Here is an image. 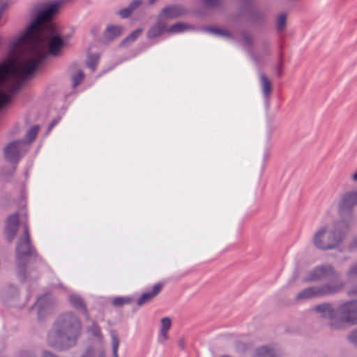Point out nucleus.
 Listing matches in <instances>:
<instances>
[{
	"label": "nucleus",
	"instance_id": "79ce46f5",
	"mask_svg": "<svg viewBox=\"0 0 357 357\" xmlns=\"http://www.w3.org/2000/svg\"><path fill=\"white\" fill-rule=\"evenodd\" d=\"M57 121L56 120L53 121L50 124V129L52 128L56 124Z\"/></svg>",
	"mask_w": 357,
	"mask_h": 357
},
{
	"label": "nucleus",
	"instance_id": "4468645a",
	"mask_svg": "<svg viewBox=\"0 0 357 357\" xmlns=\"http://www.w3.org/2000/svg\"><path fill=\"white\" fill-rule=\"evenodd\" d=\"M162 285L161 284H156L153 287L150 291L144 293L138 299L137 303L139 305H142L155 297L162 290Z\"/></svg>",
	"mask_w": 357,
	"mask_h": 357
},
{
	"label": "nucleus",
	"instance_id": "39448f33",
	"mask_svg": "<svg viewBox=\"0 0 357 357\" xmlns=\"http://www.w3.org/2000/svg\"><path fill=\"white\" fill-rule=\"evenodd\" d=\"M17 260L23 267L28 263L35 260L37 253L35 248L31 244V238L27 225L24 226V235L20 238L16 248Z\"/></svg>",
	"mask_w": 357,
	"mask_h": 357
},
{
	"label": "nucleus",
	"instance_id": "9b49d317",
	"mask_svg": "<svg viewBox=\"0 0 357 357\" xmlns=\"http://www.w3.org/2000/svg\"><path fill=\"white\" fill-rule=\"evenodd\" d=\"M19 219L17 213L9 216L7 220L5 234L8 241L11 242L16 236L18 230Z\"/></svg>",
	"mask_w": 357,
	"mask_h": 357
},
{
	"label": "nucleus",
	"instance_id": "4be33fe9",
	"mask_svg": "<svg viewBox=\"0 0 357 357\" xmlns=\"http://www.w3.org/2000/svg\"><path fill=\"white\" fill-rule=\"evenodd\" d=\"M319 294V291L316 289L315 288H309L307 289H305L302 292H301L297 298L298 299L301 298H309L313 296H317Z\"/></svg>",
	"mask_w": 357,
	"mask_h": 357
},
{
	"label": "nucleus",
	"instance_id": "f3484780",
	"mask_svg": "<svg viewBox=\"0 0 357 357\" xmlns=\"http://www.w3.org/2000/svg\"><path fill=\"white\" fill-rule=\"evenodd\" d=\"M194 28L192 25L188 24L184 22H178L173 24L167 28L169 33H181L188 30H192Z\"/></svg>",
	"mask_w": 357,
	"mask_h": 357
},
{
	"label": "nucleus",
	"instance_id": "f257e3e1",
	"mask_svg": "<svg viewBox=\"0 0 357 357\" xmlns=\"http://www.w3.org/2000/svg\"><path fill=\"white\" fill-rule=\"evenodd\" d=\"M62 1L47 5L38 4L36 15L15 46L24 45L22 53L15 61L0 63V110L10 103L20 89L22 82L33 75L48 54H59L66 42L50 18L54 16Z\"/></svg>",
	"mask_w": 357,
	"mask_h": 357
},
{
	"label": "nucleus",
	"instance_id": "4c0bfd02",
	"mask_svg": "<svg viewBox=\"0 0 357 357\" xmlns=\"http://www.w3.org/2000/svg\"><path fill=\"white\" fill-rule=\"evenodd\" d=\"M99 30H100V28L98 26H93L91 30V33L93 35V36H96L98 33L99 32Z\"/></svg>",
	"mask_w": 357,
	"mask_h": 357
},
{
	"label": "nucleus",
	"instance_id": "6ab92c4d",
	"mask_svg": "<svg viewBox=\"0 0 357 357\" xmlns=\"http://www.w3.org/2000/svg\"><path fill=\"white\" fill-rule=\"evenodd\" d=\"M142 29H137L135 30L127 38L121 41L120 45L126 46L128 44L133 43L142 34Z\"/></svg>",
	"mask_w": 357,
	"mask_h": 357
},
{
	"label": "nucleus",
	"instance_id": "ddd939ff",
	"mask_svg": "<svg viewBox=\"0 0 357 357\" xmlns=\"http://www.w3.org/2000/svg\"><path fill=\"white\" fill-rule=\"evenodd\" d=\"M123 31V27L118 25L108 26L104 31V40L109 43L119 38Z\"/></svg>",
	"mask_w": 357,
	"mask_h": 357
},
{
	"label": "nucleus",
	"instance_id": "37998d69",
	"mask_svg": "<svg viewBox=\"0 0 357 357\" xmlns=\"http://www.w3.org/2000/svg\"><path fill=\"white\" fill-rule=\"evenodd\" d=\"M43 298H39V300L38 301V304L40 305V303L43 302Z\"/></svg>",
	"mask_w": 357,
	"mask_h": 357
},
{
	"label": "nucleus",
	"instance_id": "f8f14e48",
	"mask_svg": "<svg viewBox=\"0 0 357 357\" xmlns=\"http://www.w3.org/2000/svg\"><path fill=\"white\" fill-rule=\"evenodd\" d=\"M165 31H167V22L159 16L155 23L148 30L146 36L151 40L161 36Z\"/></svg>",
	"mask_w": 357,
	"mask_h": 357
},
{
	"label": "nucleus",
	"instance_id": "2f4dec72",
	"mask_svg": "<svg viewBox=\"0 0 357 357\" xmlns=\"http://www.w3.org/2000/svg\"><path fill=\"white\" fill-rule=\"evenodd\" d=\"M219 36L221 37L225 38L229 40H234L235 38L234 35L233 33H231V32H229L227 30H224L222 29H220Z\"/></svg>",
	"mask_w": 357,
	"mask_h": 357
},
{
	"label": "nucleus",
	"instance_id": "423d86ee",
	"mask_svg": "<svg viewBox=\"0 0 357 357\" xmlns=\"http://www.w3.org/2000/svg\"><path fill=\"white\" fill-rule=\"evenodd\" d=\"M357 205V190H351L342 195L338 203L339 220H350L351 227L355 225L353 208Z\"/></svg>",
	"mask_w": 357,
	"mask_h": 357
},
{
	"label": "nucleus",
	"instance_id": "a19ab883",
	"mask_svg": "<svg viewBox=\"0 0 357 357\" xmlns=\"http://www.w3.org/2000/svg\"><path fill=\"white\" fill-rule=\"evenodd\" d=\"M43 357H55L50 353L45 352L43 354Z\"/></svg>",
	"mask_w": 357,
	"mask_h": 357
},
{
	"label": "nucleus",
	"instance_id": "1a4fd4ad",
	"mask_svg": "<svg viewBox=\"0 0 357 357\" xmlns=\"http://www.w3.org/2000/svg\"><path fill=\"white\" fill-rule=\"evenodd\" d=\"M186 9L180 5H173L165 7L160 12L159 16L167 22L168 19L178 18L186 14Z\"/></svg>",
	"mask_w": 357,
	"mask_h": 357
},
{
	"label": "nucleus",
	"instance_id": "cd10ccee",
	"mask_svg": "<svg viewBox=\"0 0 357 357\" xmlns=\"http://www.w3.org/2000/svg\"><path fill=\"white\" fill-rule=\"evenodd\" d=\"M111 336L112 339V347H113V352L115 357H117V350L119 347V338L116 333L115 331L111 332Z\"/></svg>",
	"mask_w": 357,
	"mask_h": 357
},
{
	"label": "nucleus",
	"instance_id": "bb28decb",
	"mask_svg": "<svg viewBox=\"0 0 357 357\" xmlns=\"http://www.w3.org/2000/svg\"><path fill=\"white\" fill-rule=\"evenodd\" d=\"M84 77V74L82 70H79L76 75L72 77L73 86L76 87L79 85Z\"/></svg>",
	"mask_w": 357,
	"mask_h": 357
},
{
	"label": "nucleus",
	"instance_id": "b1692460",
	"mask_svg": "<svg viewBox=\"0 0 357 357\" xmlns=\"http://www.w3.org/2000/svg\"><path fill=\"white\" fill-rule=\"evenodd\" d=\"M69 299L70 303L75 307L80 308L84 310H85L84 302L79 296L76 295H71Z\"/></svg>",
	"mask_w": 357,
	"mask_h": 357
},
{
	"label": "nucleus",
	"instance_id": "dca6fc26",
	"mask_svg": "<svg viewBox=\"0 0 357 357\" xmlns=\"http://www.w3.org/2000/svg\"><path fill=\"white\" fill-rule=\"evenodd\" d=\"M172 326L171 319L168 317H165L161 319V326L160 330V335L158 337L160 342H164L168 340V331Z\"/></svg>",
	"mask_w": 357,
	"mask_h": 357
},
{
	"label": "nucleus",
	"instance_id": "412c9836",
	"mask_svg": "<svg viewBox=\"0 0 357 357\" xmlns=\"http://www.w3.org/2000/svg\"><path fill=\"white\" fill-rule=\"evenodd\" d=\"M287 24V15L285 13H282L278 15L276 20V29L277 31L281 32L284 31L286 28Z\"/></svg>",
	"mask_w": 357,
	"mask_h": 357
},
{
	"label": "nucleus",
	"instance_id": "7ed1b4c3",
	"mask_svg": "<svg viewBox=\"0 0 357 357\" xmlns=\"http://www.w3.org/2000/svg\"><path fill=\"white\" fill-rule=\"evenodd\" d=\"M55 328L50 335L49 342L52 347L62 349L75 344L80 333L81 324L72 314H66Z\"/></svg>",
	"mask_w": 357,
	"mask_h": 357
},
{
	"label": "nucleus",
	"instance_id": "c85d7f7f",
	"mask_svg": "<svg viewBox=\"0 0 357 357\" xmlns=\"http://www.w3.org/2000/svg\"><path fill=\"white\" fill-rule=\"evenodd\" d=\"M202 2L206 7L209 8H216L222 3L220 0H202Z\"/></svg>",
	"mask_w": 357,
	"mask_h": 357
},
{
	"label": "nucleus",
	"instance_id": "a18cd8bd",
	"mask_svg": "<svg viewBox=\"0 0 357 357\" xmlns=\"http://www.w3.org/2000/svg\"><path fill=\"white\" fill-rule=\"evenodd\" d=\"M155 0H151L150 2L153 3Z\"/></svg>",
	"mask_w": 357,
	"mask_h": 357
},
{
	"label": "nucleus",
	"instance_id": "aec40b11",
	"mask_svg": "<svg viewBox=\"0 0 357 357\" xmlns=\"http://www.w3.org/2000/svg\"><path fill=\"white\" fill-rule=\"evenodd\" d=\"M39 130V126L36 125L31 127L26 132L25 136V143L27 142V144L31 143L35 138L37 136V134Z\"/></svg>",
	"mask_w": 357,
	"mask_h": 357
},
{
	"label": "nucleus",
	"instance_id": "0eeeda50",
	"mask_svg": "<svg viewBox=\"0 0 357 357\" xmlns=\"http://www.w3.org/2000/svg\"><path fill=\"white\" fill-rule=\"evenodd\" d=\"M25 141L15 140L9 142L3 149V157L6 161L12 164H17L24 155L23 146Z\"/></svg>",
	"mask_w": 357,
	"mask_h": 357
},
{
	"label": "nucleus",
	"instance_id": "393cba45",
	"mask_svg": "<svg viewBox=\"0 0 357 357\" xmlns=\"http://www.w3.org/2000/svg\"><path fill=\"white\" fill-rule=\"evenodd\" d=\"M256 357H274L273 351L267 347H263L257 351Z\"/></svg>",
	"mask_w": 357,
	"mask_h": 357
},
{
	"label": "nucleus",
	"instance_id": "7c9ffc66",
	"mask_svg": "<svg viewBox=\"0 0 357 357\" xmlns=\"http://www.w3.org/2000/svg\"><path fill=\"white\" fill-rule=\"evenodd\" d=\"M132 13L133 12L131 10V9L128 6L127 8H125L119 10V15L121 16V18L126 19L130 17Z\"/></svg>",
	"mask_w": 357,
	"mask_h": 357
},
{
	"label": "nucleus",
	"instance_id": "2eb2a0df",
	"mask_svg": "<svg viewBox=\"0 0 357 357\" xmlns=\"http://www.w3.org/2000/svg\"><path fill=\"white\" fill-rule=\"evenodd\" d=\"M259 77L263 96L268 101L272 91L271 83L265 74L260 73Z\"/></svg>",
	"mask_w": 357,
	"mask_h": 357
},
{
	"label": "nucleus",
	"instance_id": "6e6552de",
	"mask_svg": "<svg viewBox=\"0 0 357 357\" xmlns=\"http://www.w3.org/2000/svg\"><path fill=\"white\" fill-rule=\"evenodd\" d=\"M338 313L346 324H354L357 321V301L344 303L338 309Z\"/></svg>",
	"mask_w": 357,
	"mask_h": 357
},
{
	"label": "nucleus",
	"instance_id": "58836bf2",
	"mask_svg": "<svg viewBox=\"0 0 357 357\" xmlns=\"http://www.w3.org/2000/svg\"><path fill=\"white\" fill-rule=\"evenodd\" d=\"M349 338L351 341L353 342H357V332L356 333H352L350 336H349Z\"/></svg>",
	"mask_w": 357,
	"mask_h": 357
},
{
	"label": "nucleus",
	"instance_id": "e433bc0d",
	"mask_svg": "<svg viewBox=\"0 0 357 357\" xmlns=\"http://www.w3.org/2000/svg\"><path fill=\"white\" fill-rule=\"evenodd\" d=\"M349 247L352 249L357 248V235L354 237Z\"/></svg>",
	"mask_w": 357,
	"mask_h": 357
},
{
	"label": "nucleus",
	"instance_id": "a878e982",
	"mask_svg": "<svg viewBox=\"0 0 357 357\" xmlns=\"http://www.w3.org/2000/svg\"><path fill=\"white\" fill-rule=\"evenodd\" d=\"M131 299L128 297H116L112 300L113 305L116 307L122 306L125 304L130 303Z\"/></svg>",
	"mask_w": 357,
	"mask_h": 357
},
{
	"label": "nucleus",
	"instance_id": "c9c22d12",
	"mask_svg": "<svg viewBox=\"0 0 357 357\" xmlns=\"http://www.w3.org/2000/svg\"><path fill=\"white\" fill-rule=\"evenodd\" d=\"M261 49H262V51L265 54H268V53L271 52V47H270V45H268V43H263L262 46H261Z\"/></svg>",
	"mask_w": 357,
	"mask_h": 357
},
{
	"label": "nucleus",
	"instance_id": "5701e85b",
	"mask_svg": "<svg viewBox=\"0 0 357 357\" xmlns=\"http://www.w3.org/2000/svg\"><path fill=\"white\" fill-rule=\"evenodd\" d=\"M99 56L98 54H90L87 58L86 65L92 71H94L96 68Z\"/></svg>",
	"mask_w": 357,
	"mask_h": 357
},
{
	"label": "nucleus",
	"instance_id": "f704fd0d",
	"mask_svg": "<svg viewBox=\"0 0 357 357\" xmlns=\"http://www.w3.org/2000/svg\"><path fill=\"white\" fill-rule=\"evenodd\" d=\"M91 333L94 336L100 337V330L99 327L96 324H93L92 328L90 329Z\"/></svg>",
	"mask_w": 357,
	"mask_h": 357
},
{
	"label": "nucleus",
	"instance_id": "20e7f679",
	"mask_svg": "<svg viewBox=\"0 0 357 357\" xmlns=\"http://www.w3.org/2000/svg\"><path fill=\"white\" fill-rule=\"evenodd\" d=\"M238 15H245L247 22L253 27L264 25L267 20V14L264 9L255 5L252 0H245L238 9Z\"/></svg>",
	"mask_w": 357,
	"mask_h": 357
},
{
	"label": "nucleus",
	"instance_id": "473e14b6",
	"mask_svg": "<svg viewBox=\"0 0 357 357\" xmlns=\"http://www.w3.org/2000/svg\"><path fill=\"white\" fill-rule=\"evenodd\" d=\"M142 4L141 0H133L130 2L128 7L131 9L132 12H134L135 10L138 8Z\"/></svg>",
	"mask_w": 357,
	"mask_h": 357
},
{
	"label": "nucleus",
	"instance_id": "72a5a7b5",
	"mask_svg": "<svg viewBox=\"0 0 357 357\" xmlns=\"http://www.w3.org/2000/svg\"><path fill=\"white\" fill-rule=\"evenodd\" d=\"M249 55H250L252 61L253 62H255V63L259 64L261 62V57L259 55L256 54L251 51H250Z\"/></svg>",
	"mask_w": 357,
	"mask_h": 357
},
{
	"label": "nucleus",
	"instance_id": "a211bd4d",
	"mask_svg": "<svg viewBox=\"0 0 357 357\" xmlns=\"http://www.w3.org/2000/svg\"><path fill=\"white\" fill-rule=\"evenodd\" d=\"M316 311L318 312H322L323 317L333 319L335 315V312L332 309L331 306L328 304H323L316 307Z\"/></svg>",
	"mask_w": 357,
	"mask_h": 357
},
{
	"label": "nucleus",
	"instance_id": "f03ea898",
	"mask_svg": "<svg viewBox=\"0 0 357 357\" xmlns=\"http://www.w3.org/2000/svg\"><path fill=\"white\" fill-rule=\"evenodd\" d=\"M351 222L350 220H337L331 225L320 227L312 236V244L321 251L338 250L351 228Z\"/></svg>",
	"mask_w": 357,
	"mask_h": 357
},
{
	"label": "nucleus",
	"instance_id": "c756f323",
	"mask_svg": "<svg viewBox=\"0 0 357 357\" xmlns=\"http://www.w3.org/2000/svg\"><path fill=\"white\" fill-rule=\"evenodd\" d=\"M202 29L207 33H209L212 35L219 36L220 32V28L213 27V26H204Z\"/></svg>",
	"mask_w": 357,
	"mask_h": 357
},
{
	"label": "nucleus",
	"instance_id": "9d476101",
	"mask_svg": "<svg viewBox=\"0 0 357 357\" xmlns=\"http://www.w3.org/2000/svg\"><path fill=\"white\" fill-rule=\"evenodd\" d=\"M236 36L243 47L251 50L254 47L255 38L248 30L240 29L236 31Z\"/></svg>",
	"mask_w": 357,
	"mask_h": 357
},
{
	"label": "nucleus",
	"instance_id": "c03bdc74",
	"mask_svg": "<svg viewBox=\"0 0 357 357\" xmlns=\"http://www.w3.org/2000/svg\"><path fill=\"white\" fill-rule=\"evenodd\" d=\"M351 268H357V262Z\"/></svg>",
	"mask_w": 357,
	"mask_h": 357
},
{
	"label": "nucleus",
	"instance_id": "ea45409f",
	"mask_svg": "<svg viewBox=\"0 0 357 357\" xmlns=\"http://www.w3.org/2000/svg\"><path fill=\"white\" fill-rule=\"evenodd\" d=\"M281 74H282V70H281V66H278V73H277V75L278 77L281 76Z\"/></svg>",
	"mask_w": 357,
	"mask_h": 357
}]
</instances>
